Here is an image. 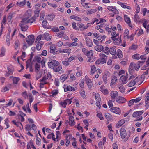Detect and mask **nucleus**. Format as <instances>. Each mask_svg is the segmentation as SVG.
<instances>
[{
    "label": "nucleus",
    "instance_id": "nucleus-39",
    "mask_svg": "<svg viewBox=\"0 0 149 149\" xmlns=\"http://www.w3.org/2000/svg\"><path fill=\"white\" fill-rule=\"evenodd\" d=\"M78 26L80 28V29L81 30L83 31L85 30L84 29L85 26L83 24L81 23H79L78 24Z\"/></svg>",
    "mask_w": 149,
    "mask_h": 149
},
{
    "label": "nucleus",
    "instance_id": "nucleus-9",
    "mask_svg": "<svg viewBox=\"0 0 149 149\" xmlns=\"http://www.w3.org/2000/svg\"><path fill=\"white\" fill-rule=\"evenodd\" d=\"M117 102L118 104H121L125 103L126 102V99L123 97L119 96L116 99Z\"/></svg>",
    "mask_w": 149,
    "mask_h": 149
},
{
    "label": "nucleus",
    "instance_id": "nucleus-31",
    "mask_svg": "<svg viewBox=\"0 0 149 149\" xmlns=\"http://www.w3.org/2000/svg\"><path fill=\"white\" fill-rule=\"evenodd\" d=\"M74 118L73 116H70L69 118V123L71 126L73 125H74Z\"/></svg>",
    "mask_w": 149,
    "mask_h": 149
},
{
    "label": "nucleus",
    "instance_id": "nucleus-4",
    "mask_svg": "<svg viewBox=\"0 0 149 149\" xmlns=\"http://www.w3.org/2000/svg\"><path fill=\"white\" fill-rule=\"evenodd\" d=\"M120 135L122 138L124 139L126 137L125 141H127L128 140V139L130 136V132L129 131V134L127 135V134L126 130L124 128H121L120 130Z\"/></svg>",
    "mask_w": 149,
    "mask_h": 149
},
{
    "label": "nucleus",
    "instance_id": "nucleus-60",
    "mask_svg": "<svg viewBox=\"0 0 149 149\" xmlns=\"http://www.w3.org/2000/svg\"><path fill=\"white\" fill-rule=\"evenodd\" d=\"M72 28L76 30H78L79 28L76 26V23L75 22H73L72 23Z\"/></svg>",
    "mask_w": 149,
    "mask_h": 149
},
{
    "label": "nucleus",
    "instance_id": "nucleus-20",
    "mask_svg": "<svg viewBox=\"0 0 149 149\" xmlns=\"http://www.w3.org/2000/svg\"><path fill=\"white\" fill-rule=\"evenodd\" d=\"M95 49L97 51H101L103 49V47L101 45H97L95 47Z\"/></svg>",
    "mask_w": 149,
    "mask_h": 149
},
{
    "label": "nucleus",
    "instance_id": "nucleus-21",
    "mask_svg": "<svg viewBox=\"0 0 149 149\" xmlns=\"http://www.w3.org/2000/svg\"><path fill=\"white\" fill-rule=\"evenodd\" d=\"M100 90L104 94H107L108 93V91L104 86H101L100 88Z\"/></svg>",
    "mask_w": 149,
    "mask_h": 149
},
{
    "label": "nucleus",
    "instance_id": "nucleus-13",
    "mask_svg": "<svg viewBox=\"0 0 149 149\" xmlns=\"http://www.w3.org/2000/svg\"><path fill=\"white\" fill-rule=\"evenodd\" d=\"M134 80L136 83H138V85L141 84L143 81L142 76L140 75L136 77Z\"/></svg>",
    "mask_w": 149,
    "mask_h": 149
},
{
    "label": "nucleus",
    "instance_id": "nucleus-5",
    "mask_svg": "<svg viewBox=\"0 0 149 149\" xmlns=\"http://www.w3.org/2000/svg\"><path fill=\"white\" fill-rule=\"evenodd\" d=\"M27 24L26 22L22 19L20 23L19 24L21 29V30L22 31H25L27 30L28 26L27 25Z\"/></svg>",
    "mask_w": 149,
    "mask_h": 149
},
{
    "label": "nucleus",
    "instance_id": "nucleus-49",
    "mask_svg": "<svg viewBox=\"0 0 149 149\" xmlns=\"http://www.w3.org/2000/svg\"><path fill=\"white\" fill-rule=\"evenodd\" d=\"M136 83L134 81V80H132L128 84V86L129 87H132Z\"/></svg>",
    "mask_w": 149,
    "mask_h": 149
},
{
    "label": "nucleus",
    "instance_id": "nucleus-36",
    "mask_svg": "<svg viewBox=\"0 0 149 149\" xmlns=\"http://www.w3.org/2000/svg\"><path fill=\"white\" fill-rule=\"evenodd\" d=\"M33 55L32 54H30V58L26 61V69H27L28 67L29 64L28 63H30V62H31V60L33 58Z\"/></svg>",
    "mask_w": 149,
    "mask_h": 149
},
{
    "label": "nucleus",
    "instance_id": "nucleus-42",
    "mask_svg": "<svg viewBox=\"0 0 149 149\" xmlns=\"http://www.w3.org/2000/svg\"><path fill=\"white\" fill-rule=\"evenodd\" d=\"M10 85H8V86H6L2 89L1 91L4 92L7 91L9 90L10 88Z\"/></svg>",
    "mask_w": 149,
    "mask_h": 149
},
{
    "label": "nucleus",
    "instance_id": "nucleus-53",
    "mask_svg": "<svg viewBox=\"0 0 149 149\" xmlns=\"http://www.w3.org/2000/svg\"><path fill=\"white\" fill-rule=\"evenodd\" d=\"M95 96L96 101H100L101 98L100 96L98 93H95Z\"/></svg>",
    "mask_w": 149,
    "mask_h": 149
},
{
    "label": "nucleus",
    "instance_id": "nucleus-61",
    "mask_svg": "<svg viewBox=\"0 0 149 149\" xmlns=\"http://www.w3.org/2000/svg\"><path fill=\"white\" fill-rule=\"evenodd\" d=\"M121 42V38L117 39L114 42V43L116 45H119Z\"/></svg>",
    "mask_w": 149,
    "mask_h": 149
},
{
    "label": "nucleus",
    "instance_id": "nucleus-1",
    "mask_svg": "<svg viewBox=\"0 0 149 149\" xmlns=\"http://www.w3.org/2000/svg\"><path fill=\"white\" fill-rule=\"evenodd\" d=\"M140 65L139 63H136L132 62L131 63L129 68V73L132 75L135 73V70H138L140 68Z\"/></svg>",
    "mask_w": 149,
    "mask_h": 149
},
{
    "label": "nucleus",
    "instance_id": "nucleus-23",
    "mask_svg": "<svg viewBox=\"0 0 149 149\" xmlns=\"http://www.w3.org/2000/svg\"><path fill=\"white\" fill-rule=\"evenodd\" d=\"M55 17L54 14H52L51 15H46L45 18L48 20H52Z\"/></svg>",
    "mask_w": 149,
    "mask_h": 149
},
{
    "label": "nucleus",
    "instance_id": "nucleus-2",
    "mask_svg": "<svg viewBox=\"0 0 149 149\" xmlns=\"http://www.w3.org/2000/svg\"><path fill=\"white\" fill-rule=\"evenodd\" d=\"M144 111H141L135 112L133 113L132 116L133 117L136 118V119L134 120L135 121L141 120L143 118L141 115L143 113Z\"/></svg>",
    "mask_w": 149,
    "mask_h": 149
},
{
    "label": "nucleus",
    "instance_id": "nucleus-63",
    "mask_svg": "<svg viewBox=\"0 0 149 149\" xmlns=\"http://www.w3.org/2000/svg\"><path fill=\"white\" fill-rule=\"evenodd\" d=\"M139 19V17L137 14H135L134 16V20L136 22H138Z\"/></svg>",
    "mask_w": 149,
    "mask_h": 149
},
{
    "label": "nucleus",
    "instance_id": "nucleus-43",
    "mask_svg": "<svg viewBox=\"0 0 149 149\" xmlns=\"http://www.w3.org/2000/svg\"><path fill=\"white\" fill-rule=\"evenodd\" d=\"M20 46V42L19 41L17 40H16L15 43V49H17V48Z\"/></svg>",
    "mask_w": 149,
    "mask_h": 149
},
{
    "label": "nucleus",
    "instance_id": "nucleus-8",
    "mask_svg": "<svg viewBox=\"0 0 149 149\" xmlns=\"http://www.w3.org/2000/svg\"><path fill=\"white\" fill-rule=\"evenodd\" d=\"M29 17H24L23 19L27 23H32L33 22L35 21V19L34 17H32L31 18L29 19V17L31 16V14H29Z\"/></svg>",
    "mask_w": 149,
    "mask_h": 149
},
{
    "label": "nucleus",
    "instance_id": "nucleus-25",
    "mask_svg": "<svg viewBox=\"0 0 149 149\" xmlns=\"http://www.w3.org/2000/svg\"><path fill=\"white\" fill-rule=\"evenodd\" d=\"M62 69L61 65L57 66L54 67L53 69V71L55 72H57L60 71Z\"/></svg>",
    "mask_w": 149,
    "mask_h": 149
},
{
    "label": "nucleus",
    "instance_id": "nucleus-3",
    "mask_svg": "<svg viewBox=\"0 0 149 149\" xmlns=\"http://www.w3.org/2000/svg\"><path fill=\"white\" fill-rule=\"evenodd\" d=\"M134 75H131L129 79H127L128 76L127 74V73L126 75H122L120 78V81L122 84H126L128 81V80H130L132 79H134L135 77Z\"/></svg>",
    "mask_w": 149,
    "mask_h": 149
},
{
    "label": "nucleus",
    "instance_id": "nucleus-35",
    "mask_svg": "<svg viewBox=\"0 0 149 149\" xmlns=\"http://www.w3.org/2000/svg\"><path fill=\"white\" fill-rule=\"evenodd\" d=\"M93 51L90 50L89 51H88L86 55L87 56L88 58H90L93 57Z\"/></svg>",
    "mask_w": 149,
    "mask_h": 149
},
{
    "label": "nucleus",
    "instance_id": "nucleus-48",
    "mask_svg": "<svg viewBox=\"0 0 149 149\" xmlns=\"http://www.w3.org/2000/svg\"><path fill=\"white\" fill-rule=\"evenodd\" d=\"M117 3L118 4L120 5L121 6L124 8H127V9H129L128 8V7H129L125 5L124 3H123L120 1L117 2Z\"/></svg>",
    "mask_w": 149,
    "mask_h": 149
},
{
    "label": "nucleus",
    "instance_id": "nucleus-16",
    "mask_svg": "<svg viewBox=\"0 0 149 149\" xmlns=\"http://www.w3.org/2000/svg\"><path fill=\"white\" fill-rule=\"evenodd\" d=\"M47 79H46L45 76H44L40 80V86H44V85L47 84Z\"/></svg>",
    "mask_w": 149,
    "mask_h": 149
},
{
    "label": "nucleus",
    "instance_id": "nucleus-54",
    "mask_svg": "<svg viewBox=\"0 0 149 149\" xmlns=\"http://www.w3.org/2000/svg\"><path fill=\"white\" fill-rule=\"evenodd\" d=\"M109 50L110 49H109L108 47H106L104 48V50L103 51L107 55H108L109 54Z\"/></svg>",
    "mask_w": 149,
    "mask_h": 149
},
{
    "label": "nucleus",
    "instance_id": "nucleus-57",
    "mask_svg": "<svg viewBox=\"0 0 149 149\" xmlns=\"http://www.w3.org/2000/svg\"><path fill=\"white\" fill-rule=\"evenodd\" d=\"M134 35L133 34H132L130 36L127 35V36H125V37H127L128 39H130V40L132 41L133 40V38L134 37Z\"/></svg>",
    "mask_w": 149,
    "mask_h": 149
},
{
    "label": "nucleus",
    "instance_id": "nucleus-27",
    "mask_svg": "<svg viewBox=\"0 0 149 149\" xmlns=\"http://www.w3.org/2000/svg\"><path fill=\"white\" fill-rule=\"evenodd\" d=\"M70 18L71 19H74L75 20H76L78 21H81L82 19L81 18L76 16V15H72L70 16Z\"/></svg>",
    "mask_w": 149,
    "mask_h": 149
},
{
    "label": "nucleus",
    "instance_id": "nucleus-6",
    "mask_svg": "<svg viewBox=\"0 0 149 149\" xmlns=\"http://www.w3.org/2000/svg\"><path fill=\"white\" fill-rule=\"evenodd\" d=\"M35 40L34 36L31 35L28 36L26 38V41L27 42L29 46L31 45Z\"/></svg>",
    "mask_w": 149,
    "mask_h": 149
},
{
    "label": "nucleus",
    "instance_id": "nucleus-40",
    "mask_svg": "<svg viewBox=\"0 0 149 149\" xmlns=\"http://www.w3.org/2000/svg\"><path fill=\"white\" fill-rule=\"evenodd\" d=\"M12 123L14 124V125H17V126L19 127L21 129L20 126L21 125L22 126V128L23 129V127L22 124H21V123L20 122H16L14 121H12Z\"/></svg>",
    "mask_w": 149,
    "mask_h": 149
},
{
    "label": "nucleus",
    "instance_id": "nucleus-44",
    "mask_svg": "<svg viewBox=\"0 0 149 149\" xmlns=\"http://www.w3.org/2000/svg\"><path fill=\"white\" fill-rule=\"evenodd\" d=\"M45 38L47 40H49L51 39V37L49 34L48 33L44 34Z\"/></svg>",
    "mask_w": 149,
    "mask_h": 149
},
{
    "label": "nucleus",
    "instance_id": "nucleus-50",
    "mask_svg": "<svg viewBox=\"0 0 149 149\" xmlns=\"http://www.w3.org/2000/svg\"><path fill=\"white\" fill-rule=\"evenodd\" d=\"M96 10L95 9H92L89 10L87 12V14L88 15H89L93 13H95L96 12Z\"/></svg>",
    "mask_w": 149,
    "mask_h": 149
},
{
    "label": "nucleus",
    "instance_id": "nucleus-10",
    "mask_svg": "<svg viewBox=\"0 0 149 149\" xmlns=\"http://www.w3.org/2000/svg\"><path fill=\"white\" fill-rule=\"evenodd\" d=\"M111 97V99L112 100L113 102L115 101V98L118 95V93L116 91H114L111 92L110 94Z\"/></svg>",
    "mask_w": 149,
    "mask_h": 149
},
{
    "label": "nucleus",
    "instance_id": "nucleus-26",
    "mask_svg": "<svg viewBox=\"0 0 149 149\" xmlns=\"http://www.w3.org/2000/svg\"><path fill=\"white\" fill-rule=\"evenodd\" d=\"M71 49H64L62 50H59V52L61 54H63L64 53H69L71 51Z\"/></svg>",
    "mask_w": 149,
    "mask_h": 149
},
{
    "label": "nucleus",
    "instance_id": "nucleus-19",
    "mask_svg": "<svg viewBox=\"0 0 149 149\" xmlns=\"http://www.w3.org/2000/svg\"><path fill=\"white\" fill-rule=\"evenodd\" d=\"M125 121L124 119H122L119 121L116 124V127L117 128H119L120 126L123 125Z\"/></svg>",
    "mask_w": 149,
    "mask_h": 149
},
{
    "label": "nucleus",
    "instance_id": "nucleus-37",
    "mask_svg": "<svg viewBox=\"0 0 149 149\" xmlns=\"http://www.w3.org/2000/svg\"><path fill=\"white\" fill-rule=\"evenodd\" d=\"M47 22L45 20H44L42 22V25L43 28L45 29H49V27L47 26Z\"/></svg>",
    "mask_w": 149,
    "mask_h": 149
},
{
    "label": "nucleus",
    "instance_id": "nucleus-64",
    "mask_svg": "<svg viewBox=\"0 0 149 149\" xmlns=\"http://www.w3.org/2000/svg\"><path fill=\"white\" fill-rule=\"evenodd\" d=\"M69 62L67 59H65V60L63 61L62 64L65 66H68L69 65Z\"/></svg>",
    "mask_w": 149,
    "mask_h": 149
},
{
    "label": "nucleus",
    "instance_id": "nucleus-56",
    "mask_svg": "<svg viewBox=\"0 0 149 149\" xmlns=\"http://www.w3.org/2000/svg\"><path fill=\"white\" fill-rule=\"evenodd\" d=\"M104 63H103V62L102 61V60L100 58L96 61L95 62V64L96 65H99L100 64H104Z\"/></svg>",
    "mask_w": 149,
    "mask_h": 149
},
{
    "label": "nucleus",
    "instance_id": "nucleus-62",
    "mask_svg": "<svg viewBox=\"0 0 149 149\" xmlns=\"http://www.w3.org/2000/svg\"><path fill=\"white\" fill-rule=\"evenodd\" d=\"M68 91H73L75 90V89L73 87H72L70 86H67Z\"/></svg>",
    "mask_w": 149,
    "mask_h": 149
},
{
    "label": "nucleus",
    "instance_id": "nucleus-28",
    "mask_svg": "<svg viewBox=\"0 0 149 149\" xmlns=\"http://www.w3.org/2000/svg\"><path fill=\"white\" fill-rule=\"evenodd\" d=\"M40 63H36L35 65V72L37 73L40 69Z\"/></svg>",
    "mask_w": 149,
    "mask_h": 149
},
{
    "label": "nucleus",
    "instance_id": "nucleus-15",
    "mask_svg": "<svg viewBox=\"0 0 149 149\" xmlns=\"http://www.w3.org/2000/svg\"><path fill=\"white\" fill-rule=\"evenodd\" d=\"M99 56L100 57V58L102 59L103 63H105L106 62V60L107 59V56L104 54L101 53L100 54Z\"/></svg>",
    "mask_w": 149,
    "mask_h": 149
},
{
    "label": "nucleus",
    "instance_id": "nucleus-45",
    "mask_svg": "<svg viewBox=\"0 0 149 149\" xmlns=\"http://www.w3.org/2000/svg\"><path fill=\"white\" fill-rule=\"evenodd\" d=\"M96 68L95 66L93 65L91 66V74H94L95 72L96 71Z\"/></svg>",
    "mask_w": 149,
    "mask_h": 149
},
{
    "label": "nucleus",
    "instance_id": "nucleus-18",
    "mask_svg": "<svg viewBox=\"0 0 149 149\" xmlns=\"http://www.w3.org/2000/svg\"><path fill=\"white\" fill-rule=\"evenodd\" d=\"M55 46L53 45H52L50 47V52L53 54H56V52H55Z\"/></svg>",
    "mask_w": 149,
    "mask_h": 149
},
{
    "label": "nucleus",
    "instance_id": "nucleus-47",
    "mask_svg": "<svg viewBox=\"0 0 149 149\" xmlns=\"http://www.w3.org/2000/svg\"><path fill=\"white\" fill-rule=\"evenodd\" d=\"M29 102L30 103V104H31V102L33 101V98L32 96V94L31 93L29 94Z\"/></svg>",
    "mask_w": 149,
    "mask_h": 149
},
{
    "label": "nucleus",
    "instance_id": "nucleus-14",
    "mask_svg": "<svg viewBox=\"0 0 149 149\" xmlns=\"http://www.w3.org/2000/svg\"><path fill=\"white\" fill-rule=\"evenodd\" d=\"M110 76V74L109 72L106 71L104 73L103 76V79L104 83L106 84L107 83V77H109Z\"/></svg>",
    "mask_w": 149,
    "mask_h": 149
},
{
    "label": "nucleus",
    "instance_id": "nucleus-51",
    "mask_svg": "<svg viewBox=\"0 0 149 149\" xmlns=\"http://www.w3.org/2000/svg\"><path fill=\"white\" fill-rule=\"evenodd\" d=\"M146 67H148V68H149V61H147L146 62V64L142 68V70H145L147 69Z\"/></svg>",
    "mask_w": 149,
    "mask_h": 149
},
{
    "label": "nucleus",
    "instance_id": "nucleus-55",
    "mask_svg": "<svg viewBox=\"0 0 149 149\" xmlns=\"http://www.w3.org/2000/svg\"><path fill=\"white\" fill-rule=\"evenodd\" d=\"M119 89L120 92L122 93H124L125 92V89L123 86L121 85L119 87Z\"/></svg>",
    "mask_w": 149,
    "mask_h": 149
},
{
    "label": "nucleus",
    "instance_id": "nucleus-11",
    "mask_svg": "<svg viewBox=\"0 0 149 149\" xmlns=\"http://www.w3.org/2000/svg\"><path fill=\"white\" fill-rule=\"evenodd\" d=\"M111 111L112 112L118 114H120L121 113V110L118 107H115L111 108Z\"/></svg>",
    "mask_w": 149,
    "mask_h": 149
},
{
    "label": "nucleus",
    "instance_id": "nucleus-34",
    "mask_svg": "<svg viewBox=\"0 0 149 149\" xmlns=\"http://www.w3.org/2000/svg\"><path fill=\"white\" fill-rule=\"evenodd\" d=\"M26 3V0H24L23 1L19 2H17V5L19 7H21L24 6Z\"/></svg>",
    "mask_w": 149,
    "mask_h": 149
},
{
    "label": "nucleus",
    "instance_id": "nucleus-32",
    "mask_svg": "<svg viewBox=\"0 0 149 149\" xmlns=\"http://www.w3.org/2000/svg\"><path fill=\"white\" fill-rule=\"evenodd\" d=\"M116 52V50L114 47H111L110 48V50L109 53H110L112 55H115Z\"/></svg>",
    "mask_w": 149,
    "mask_h": 149
},
{
    "label": "nucleus",
    "instance_id": "nucleus-24",
    "mask_svg": "<svg viewBox=\"0 0 149 149\" xmlns=\"http://www.w3.org/2000/svg\"><path fill=\"white\" fill-rule=\"evenodd\" d=\"M41 9H37L35 10L34 12V17L35 19H37L38 18L39 16V15L40 13V11Z\"/></svg>",
    "mask_w": 149,
    "mask_h": 149
},
{
    "label": "nucleus",
    "instance_id": "nucleus-22",
    "mask_svg": "<svg viewBox=\"0 0 149 149\" xmlns=\"http://www.w3.org/2000/svg\"><path fill=\"white\" fill-rule=\"evenodd\" d=\"M41 58L38 56H35L33 60L34 62L36 61L38 63H40L41 61Z\"/></svg>",
    "mask_w": 149,
    "mask_h": 149
},
{
    "label": "nucleus",
    "instance_id": "nucleus-41",
    "mask_svg": "<svg viewBox=\"0 0 149 149\" xmlns=\"http://www.w3.org/2000/svg\"><path fill=\"white\" fill-rule=\"evenodd\" d=\"M122 52L120 49H118L117 52V56L119 58H122L123 57V55L122 54Z\"/></svg>",
    "mask_w": 149,
    "mask_h": 149
},
{
    "label": "nucleus",
    "instance_id": "nucleus-33",
    "mask_svg": "<svg viewBox=\"0 0 149 149\" xmlns=\"http://www.w3.org/2000/svg\"><path fill=\"white\" fill-rule=\"evenodd\" d=\"M146 107L148 105V104L149 103V93H147L146 95V99L145 102Z\"/></svg>",
    "mask_w": 149,
    "mask_h": 149
},
{
    "label": "nucleus",
    "instance_id": "nucleus-29",
    "mask_svg": "<svg viewBox=\"0 0 149 149\" xmlns=\"http://www.w3.org/2000/svg\"><path fill=\"white\" fill-rule=\"evenodd\" d=\"M68 76L67 74H63L61 76L60 79L62 82H64L67 79Z\"/></svg>",
    "mask_w": 149,
    "mask_h": 149
},
{
    "label": "nucleus",
    "instance_id": "nucleus-52",
    "mask_svg": "<svg viewBox=\"0 0 149 149\" xmlns=\"http://www.w3.org/2000/svg\"><path fill=\"white\" fill-rule=\"evenodd\" d=\"M22 95L25 99H27L29 97V94L28 95L27 94L26 91L22 92Z\"/></svg>",
    "mask_w": 149,
    "mask_h": 149
},
{
    "label": "nucleus",
    "instance_id": "nucleus-59",
    "mask_svg": "<svg viewBox=\"0 0 149 149\" xmlns=\"http://www.w3.org/2000/svg\"><path fill=\"white\" fill-rule=\"evenodd\" d=\"M64 32L63 31H61L57 33H56V36L58 37L59 38H61L63 37Z\"/></svg>",
    "mask_w": 149,
    "mask_h": 149
},
{
    "label": "nucleus",
    "instance_id": "nucleus-12",
    "mask_svg": "<svg viewBox=\"0 0 149 149\" xmlns=\"http://www.w3.org/2000/svg\"><path fill=\"white\" fill-rule=\"evenodd\" d=\"M107 8L109 11L113 12L115 14L118 13V11L115 7L108 6L107 7Z\"/></svg>",
    "mask_w": 149,
    "mask_h": 149
},
{
    "label": "nucleus",
    "instance_id": "nucleus-58",
    "mask_svg": "<svg viewBox=\"0 0 149 149\" xmlns=\"http://www.w3.org/2000/svg\"><path fill=\"white\" fill-rule=\"evenodd\" d=\"M140 55L139 54H137L134 55L132 56L133 58L137 60L140 59Z\"/></svg>",
    "mask_w": 149,
    "mask_h": 149
},
{
    "label": "nucleus",
    "instance_id": "nucleus-7",
    "mask_svg": "<svg viewBox=\"0 0 149 149\" xmlns=\"http://www.w3.org/2000/svg\"><path fill=\"white\" fill-rule=\"evenodd\" d=\"M59 62L56 60H52L48 63L49 67L53 69L55 66L59 65Z\"/></svg>",
    "mask_w": 149,
    "mask_h": 149
},
{
    "label": "nucleus",
    "instance_id": "nucleus-46",
    "mask_svg": "<svg viewBox=\"0 0 149 149\" xmlns=\"http://www.w3.org/2000/svg\"><path fill=\"white\" fill-rule=\"evenodd\" d=\"M19 80V78L18 77H14L13 79V83L15 84H17Z\"/></svg>",
    "mask_w": 149,
    "mask_h": 149
},
{
    "label": "nucleus",
    "instance_id": "nucleus-17",
    "mask_svg": "<svg viewBox=\"0 0 149 149\" xmlns=\"http://www.w3.org/2000/svg\"><path fill=\"white\" fill-rule=\"evenodd\" d=\"M85 40L86 45L88 46L91 47L93 45L91 40L88 37H86Z\"/></svg>",
    "mask_w": 149,
    "mask_h": 149
},
{
    "label": "nucleus",
    "instance_id": "nucleus-38",
    "mask_svg": "<svg viewBox=\"0 0 149 149\" xmlns=\"http://www.w3.org/2000/svg\"><path fill=\"white\" fill-rule=\"evenodd\" d=\"M45 15V12L44 11H42L40 13V19L42 20L44 19Z\"/></svg>",
    "mask_w": 149,
    "mask_h": 149
},
{
    "label": "nucleus",
    "instance_id": "nucleus-30",
    "mask_svg": "<svg viewBox=\"0 0 149 149\" xmlns=\"http://www.w3.org/2000/svg\"><path fill=\"white\" fill-rule=\"evenodd\" d=\"M124 18L125 22L129 25L131 24L130 19V18L128 17L126 15H124Z\"/></svg>",
    "mask_w": 149,
    "mask_h": 149
}]
</instances>
